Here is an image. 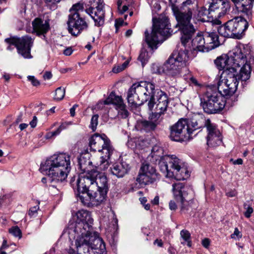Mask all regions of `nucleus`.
Segmentation results:
<instances>
[{
    "label": "nucleus",
    "mask_w": 254,
    "mask_h": 254,
    "mask_svg": "<svg viewBox=\"0 0 254 254\" xmlns=\"http://www.w3.org/2000/svg\"><path fill=\"white\" fill-rule=\"evenodd\" d=\"M92 6L86 9V12L93 18L95 25L101 26L104 23L105 11L102 0H90Z\"/></svg>",
    "instance_id": "19"
},
{
    "label": "nucleus",
    "mask_w": 254,
    "mask_h": 254,
    "mask_svg": "<svg viewBox=\"0 0 254 254\" xmlns=\"http://www.w3.org/2000/svg\"><path fill=\"white\" fill-rule=\"evenodd\" d=\"M202 246L205 248H207L210 245V241L208 238H205L202 241Z\"/></svg>",
    "instance_id": "57"
},
{
    "label": "nucleus",
    "mask_w": 254,
    "mask_h": 254,
    "mask_svg": "<svg viewBox=\"0 0 254 254\" xmlns=\"http://www.w3.org/2000/svg\"><path fill=\"white\" fill-rule=\"evenodd\" d=\"M157 124L151 121L141 120L137 122V128L138 129L143 130L146 132L155 129Z\"/></svg>",
    "instance_id": "34"
},
{
    "label": "nucleus",
    "mask_w": 254,
    "mask_h": 254,
    "mask_svg": "<svg viewBox=\"0 0 254 254\" xmlns=\"http://www.w3.org/2000/svg\"><path fill=\"white\" fill-rule=\"evenodd\" d=\"M237 194V192L235 190H230L226 192V195L228 197H234Z\"/></svg>",
    "instance_id": "56"
},
{
    "label": "nucleus",
    "mask_w": 254,
    "mask_h": 254,
    "mask_svg": "<svg viewBox=\"0 0 254 254\" xmlns=\"http://www.w3.org/2000/svg\"><path fill=\"white\" fill-rule=\"evenodd\" d=\"M86 188L87 190L85 191L76 189L77 190L76 194L82 203L88 204L90 200L94 204L98 205L104 201L108 190L99 189L92 191L90 187Z\"/></svg>",
    "instance_id": "15"
},
{
    "label": "nucleus",
    "mask_w": 254,
    "mask_h": 254,
    "mask_svg": "<svg viewBox=\"0 0 254 254\" xmlns=\"http://www.w3.org/2000/svg\"><path fill=\"white\" fill-rule=\"evenodd\" d=\"M237 49H243V47H236L229 53V56L226 55H222L218 57L214 61V63L219 70L225 71L230 68L235 69V61L233 60V57L235 54L236 50Z\"/></svg>",
    "instance_id": "23"
},
{
    "label": "nucleus",
    "mask_w": 254,
    "mask_h": 254,
    "mask_svg": "<svg viewBox=\"0 0 254 254\" xmlns=\"http://www.w3.org/2000/svg\"><path fill=\"white\" fill-rule=\"evenodd\" d=\"M195 1V0H187L186 1L183 2L182 5L184 6H186L187 5H193Z\"/></svg>",
    "instance_id": "59"
},
{
    "label": "nucleus",
    "mask_w": 254,
    "mask_h": 254,
    "mask_svg": "<svg viewBox=\"0 0 254 254\" xmlns=\"http://www.w3.org/2000/svg\"><path fill=\"white\" fill-rule=\"evenodd\" d=\"M182 7L183 10H180L178 8L173 10V12L177 21L176 27H178L179 30L181 31V43L185 46L190 41L196 32V28L190 23V20L193 12L194 11V8L197 7V4L186 6L182 5Z\"/></svg>",
    "instance_id": "4"
},
{
    "label": "nucleus",
    "mask_w": 254,
    "mask_h": 254,
    "mask_svg": "<svg viewBox=\"0 0 254 254\" xmlns=\"http://www.w3.org/2000/svg\"><path fill=\"white\" fill-rule=\"evenodd\" d=\"M244 207L246 209V211L244 213L245 216L248 218H250L254 212L253 208L250 206L247 207V204L246 203L244 204Z\"/></svg>",
    "instance_id": "50"
},
{
    "label": "nucleus",
    "mask_w": 254,
    "mask_h": 254,
    "mask_svg": "<svg viewBox=\"0 0 254 254\" xmlns=\"http://www.w3.org/2000/svg\"><path fill=\"white\" fill-rule=\"evenodd\" d=\"M235 53L233 57V60L235 61V68L242 66L239 75L236 74L238 80L246 81L250 78L252 71L250 62L248 61L250 56V51L243 46V49H236Z\"/></svg>",
    "instance_id": "13"
},
{
    "label": "nucleus",
    "mask_w": 254,
    "mask_h": 254,
    "mask_svg": "<svg viewBox=\"0 0 254 254\" xmlns=\"http://www.w3.org/2000/svg\"><path fill=\"white\" fill-rule=\"evenodd\" d=\"M143 142L138 138H134L129 140L127 142V145L132 149H140L142 148L141 143Z\"/></svg>",
    "instance_id": "40"
},
{
    "label": "nucleus",
    "mask_w": 254,
    "mask_h": 254,
    "mask_svg": "<svg viewBox=\"0 0 254 254\" xmlns=\"http://www.w3.org/2000/svg\"><path fill=\"white\" fill-rule=\"evenodd\" d=\"M40 170L52 178V181L65 180L70 170V157L65 153L54 154L41 164Z\"/></svg>",
    "instance_id": "3"
},
{
    "label": "nucleus",
    "mask_w": 254,
    "mask_h": 254,
    "mask_svg": "<svg viewBox=\"0 0 254 254\" xmlns=\"http://www.w3.org/2000/svg\"><path fill=\"white\" fill-rule=\"evenodd\" d=\"M71 181L74 189H79L82 191L87 190L86 187H90L91 190H108V183L106 176L97 171H91L85 175H80L75 184Z\"/></svg>",
    "instance_id": "7"
},
{
    "label": "nucleus",
    "mask_w": 254,
    "mask_h": 254,
    "mask_svg": "<svg viewBox=\"0 0 254 254\" xmlns=\"http://www.w3.org/2000/svg\"><path fill=\"white\" fill-rule=\"evenodd\" d=\"M124 69H122V65H118L117 66H115L113 68L112 71L114 73H119V72L123 71Z\"/></svg>",
    "instance_id": "58"
},
{
    "label": "nucleus",
    "mask_w": 254,
    "mask_h": 254,
    "mask_svg": "<svg viewBox=\"0 0 254 254\" xmlns=\"http://www.w3.org/2000/svg\"><path fill=\"white\" fill-rule=\"evenodd\" d=\"M169 208L171 210H176L177 208V205L174 200H171L169 204Z\"/></svg>",
    "instance_id": "54"
},
{
    "label": "nucleus",
    "mask_w": 254,
    "mask_h": 254,
    "mask_svg": "<svg viewBox=\"0 0 254 254\" xmlns=\"http://www.w3.org/2000/svg\"><path fill=\"white\" fill-rule=\"evenodd\" d=\"M187 120L181 119L171 127L170 137L172 140L183 142L190 140L191 131L187 126Z\"/></svg>",
    "instance_id": "17"
},
{
    "label": "nucleus",
    "mask_w": 254,
    "mask_h": 254,
    "mask_svg": "<svg viewBox=\"0 0 254 254\" xmlns=\"http://www.w3.org/2000/svg\"><path fill=\"white\" fill-rule=\"evenodd\" d=\"M183 66L176 62L171 57L165 63V68L167 69V75L171 76H178L180 74L181 70Z\"/></svg>",
    "instance_id": "26"
},
{
    "label": "nucleus",
    "mask_w": 254,
    "mask_h": 254,
    "mask_svg": "<svg viewBox=\"0 0 254 254\" xmlns=\"http://www.w3.org/2000/svg\"><path fill=\"white\" fill-rule=\"evenodd\" d=\"M230 7L228 0H212L209 7V12L211 17H220L226 13Z\"/></svg>",
    "instance_id": "22"
},
{
    "label": "nucleus",
    "mask_w": 254,
    "mask_h": 254,
    "mask_svg": "<svg viewBox=\"0 0 254 254\" xmlns=\"http://www.w3.org/2000/svg\"><path fill=\"white\" fill-rule=\"evenodd\" d=\"M9 233L15 237L20 239L22 237V233L18 226H13L9 229Z\"/></svg>",
    "instance_id": "46"
},
{
    "label": "nucleus",
    "mask_w": 254,
    "mask_h": 254,
    "mask_svg": "<svg viewBox=\"0 0 254 254\" xmlns=\"http://www.w3.org/2000/svg\"><path fill=\"white\" fill-rule=\"evenodd\" d=\"M37 125V118L36 116H34L33 120L30 122V125L32 127H35Z\"/></svg>",
    "instance_id": "62"
},
{
    "label": "nucleus",
    "mask_w": 254,
    "mask_h": 254,
    "mask_svg": "<svg viewBox=\"0 0 254 254\" xmlns=\"http://www.w3.org/2000/svg\"><path fill=\"white\" fill-rule=\"evenodd\" d=\"M73 52V50L71 48H67L64 51V54L65 56H70Z\"/></svg>",
    "instance_id": "60"
},
{
    "label": "nucleus",
    "mask_w": 254,
    "mask_h": 254,
    "mask_svg": "<svg viewBox=\"0 0 254 254\" xmlns=\"http://www.w3.org/2000/svg\"><path fill=\"white\" fill-rule=\"evenodd\" d=\"M127 23L124 22V19L122 18H118L116 19L115 26L116 28V32H118L119 29L124 25H127Z\"/></svg>",
    "instance_id": "49"
},
{
    "label": "nucleus",
    "mask_w": 254,
    "mask_h": 254,
    "mask_svg": "<svg viewBox=\"0 0 254 254\" xmlns=\"http://www.w3.org/2000/svg\"><path fill=\"white\" fill-rule=\"evenodd\" d=\"M34 31L39 35L47 33L50 29L49 22L39 18H35L32 22Z\"/></svg>",
    "instance_id": "31"
},
{
    "label": "nucleus",
    "mask_w": 254,
    "mask_h": 254,
    "mask_svg": "<svg viewBox=\"0 0 254 254\" xmlns=\"http://www.w3.org/2000/svg\"><path fill=\"white\" fill-rule=\"evenodd\" d=\"M99 116L97 114L93 115L91 119L90 127L94 131L98 125Z\"/></svg>",
    "instance_id": "48"
},
{
    "label": "nucleus",
    "mask_w": 254,
    "mask_h": 254,
    "mask_svg": "<svg viewBox=\"0 0 254 254\" xmlns=\"http://www.w3.org/2000/svg\"><path fill=\"white\" fill-rule=\"evenodd\" d=\"M39 209V205H37L34 207H31L29 211V215L31 217L35 216L37 213L38 210Z\"/></svg>",
    "instance_id": "51"
},
{
    "label": "nucleus",
    "mask_w": 254,
    "mask_h": 254,
    "mask_svg": "<svg viewBox=\"0 0 254 254\" xmlns=\"http://www.w3.org/2000/svg\"><path fill=\"white\" fill-rule=\"evenodd\" d=\"M68 125V124L65 123L62 124L56 130L47 134V138H49L51 137L52 136L59 134L61 131L63 129H65Z\"/></svg>",
    "instance_id": "44"
},
{
    "label": "nucleus",
    "mask_w": 254,
    "mask_h": 254,
    "mask_svg": "<svg viewBox=\"0 0 254 254\" xmlns=\"http://www.w3.org/2000/svg\"><path fill=\"white\" fill-rule=\"evenodd\" d=\"M9 194H5L0 197V210H4L9 205Z\"/></svg>",
    "instance_id": "42"
},
{
    "label": "nucleus",
    "mask_w": 254,
    "mask_h": 254,
    "mask_svg": "<svg viewBox=\"0 0 254 254\" xmlns=\"http://www.w3.org/2000/svg\"><path fill=\"white\" fill-rule=\"evenodd\" d=\"M104 104H112L115 109L118 112V116L119 118L125 119L127 117L128 112L126 108V105L124 103L122 98L118 96H116L112 93L109 97L104 101Z\"/></svg>",
    "instance_id": "21"
},
{
    "label": "nucleus",
    "mask_w": 254,
    "mask_h": 254,
    "mask_svg": "<svg viewBox=\"0 0 254 254\" xmlns=\"http://www.w3.org/2000/svg\"><path fill=\"white\" fill-rule=\"evenodd\" d=\"M238 83L236 70L230 68L223 71L217 83V91L224 97L231 96L236 91Z\"/></svg>",
    "instance_id": "11"
},
{
    "label": "nucleus",
    "mask_w": 254,
    "mask_h": 254,
    "mask_svg": "<svg viewBox=\"0 0 254 254\" xmlns=\"http://www.w3.org/2000/svg\"><path fill=\"white\" fill-rule=\"evenodd\" d=\"M178 0H169L172 10L176 9L178 8L176 5V3L178 2Z\"/></svg>",
    "instance_id": "55"
},
{
    "label": "nucleus",
    "mask_w": 254,
    "mask_h": 254,
    "mask_svg": "<svg viewBox=\"0 0 254 254\" xmlns=\"http://www.w3.org/2000/svg\"><path fill=\"white\" fill-rule=\"evenodd\" d=\"M242 234L239 231L238 228H235L234 233L231 235V238L233 239H240L242 237Z\"/></svg>",
    "instance_id": "53"
},
{
    "label": "nucleus",
    "mask_w": 254,
    "mask_h": 254,
    "mask_svg": "<svg viewBox=\"0 0 254 254\" xmlns=\"http://www.w3.org/2000/svg\"><path fill=\"white\" fill-rule=\"evenodd\" d=\"M208 122L211 123L210 119H206L202 117H200L197 119H192L191 120H187V126H189L191 134L193 131L197 129L204 127L207 128V124H209Z\"/></svg>",
    "instance_id": "30"
},
{
    "label": "nucleus",
    "mask_w": 254,
    "mask_h": 254,
    "mask_svg": "<svg viewBox=\"0 0 254 254\" xmlns=\"http://www.w3.org/2000/svg\"><path fill=\"white\" fill-rule=\"evenodd\" d=\"M176 62L183 67L186 65V63L189 59L188 51L186 50H180L177 53H173L171 56Z\"/></svg>",
    "instance_id": "35"
},
{
    "label": "nucleus",
    "mask_w": 254,
    "mask_h": 254,
    "mask_svg": "<svg viewBox=\"0 0 254 254\" xmlns=\"http://www.w3.org/2000/svg\"><path fill=\"white\" fill-rule=\"evenodd\" d=\"M27 78L33 86H37L40 85V82L34 76L29 75Z\"/></svg>",
    "instance_id": "52"
},
{
    "label": "nucleus",
    "mask_w": 254,
    "mask_h": 254,
    "mask_svg": "<svg viewBox=\"0 0 254 254\" xmlns=\"http://www.w3.org/2000/svg\"><path fill=\"white\" fill-rule=\"evenodd\" d=\"M75 217V221H70L67 228L74 229L80 225L81 227L85 229H93L92 224L93 219L88 211L84 210H79L76 213Z\"/></svg>",
    "instance_id": "20"
},
{
    "label": "nucleus",
    "mask_w": 254,
    "mask_h": 254,
    "mask_svg": "<svg viewBox=\"0 0 254 254\" xmlns=\"http://www.w3.org/2000/svg\"><path fill=\"white\" fill-rule=\"evenodd\" d=\"M209 24L211 25H219L221 24V21L220 20L215 18V19L213 20L211 23H209Z\"/></svg>",
    "instance_id": "61"
},
{
    "label": "nucleus",
    "mask_w": 254,
    "mask_h": 254,
    "mask_svg": "<svg viewBox=\"0 0 254 254\" xmlns=\"http://www.w3.org/2000/svg\"><path fill=\"white\" fill-rule=\"evenodd\" d=\"M154 87V84L145 81L133 84L127 94L129 105L135 108L148 101L153 96L152 91Z\"/></svg>",
    "instance_id": "8"
},
{
    "label": "nucleus",
    "mask_w": 254,
    "mask_h": 254,
    "mask_svg": "<svg viewBox=\"0 0 254 254\" xmlns=\"http://www.w3.org/2000/svg\"><path fill=\"white\" fill-rule=\"evenodd\" d=\"M203 34L204 35L206 44V52H208L220 45V42L219 40L218 36L215 32L205 31Z\"/></svg>",
    "instance_id": "27"
},
{
    "label": "nucleus",
    "mask_w": 254,
    "mask_h": 254,
    "mask_svg": "<svg viewBox=\"0 0 254 254\" xmlns=\"http://www.w3.org/2000/svg\"><path fill=\"white\" fill-rule=\"evenodd\" d=\"M129 169L130 167L128 164L125 162H121L114 164L110 167V172L112 175L118 178H121L128 173Z\"/></svg>",
    "instance_id": "29"
},
{
    "label": "nucleus",
    "mask_w": 254,
    "mask_h": 254,
    "mask_svg": "<svg viewBox=\"0 0 254 254\" xmlns=\"http://www.w3.org/2000/svg\"><path fill=\"white\" fill-rule=\"evenodd\" d=\"M192 46L194 50L203 52H206L204 35L198 33L196 36L192 40Z\"/></svg>",
    "instance_id": "32"
},
{
    "label": "nucleus",
    "mask_w": 254,
    "mask_h": 254,
    "mask_svg": "<svg viewBox=\"0 0 254 254\" xmlns=\"http://www.w3.org/2000/svg\"><path fill=\"white\" fill-rule=\"evenodd\" d=\"M156 177H153L148 174H145L139 171V173L136 178V182L139 184V187L152 184L155 182Z\"/></svg>",
    "instance_id": "33"
},
{
    "label": "nucleus",
    "mask_w": 254,
    "mask_h": 254,
    "mask_svg": "<svg viewBox=\"0 0 254 254\" xmlns=\"http://www.w3.org/2000/svg\"><path fill=\"white\" fill-rule=\"evenodd\" d=\"M77 107L78 105L77 104H75L70 109V114L71 117H74L75 116V110L76 108Z\"/></svg>",
    "instance_id": "63"
},
{
    "label": "nucleus",
    "mask_w": 254,
    "mask_h": 254,
    "mask_svg": "<svg viewBox=\"0 0 254 254\" xmlns=\"http://www.w3.org/2000/svg\"><path fill=\"white\" fill-rule=\"evenodd\" d=\"M140 171L145 174H148L153 177H156L157 173L155 168L148 163H143L140 168Z\"/></svg>",
    "instance_id": "36"
},
{
    "label": "nucleus",
    "mask_w": 254,
    "mask_h": 254,
    "mask_svg": "<svg viewBox=\"0 0 254 254\" xmlns=\"http://www.w3.org/2000/svg\"><path fill=\"white\" fill-rule=\"evenodd\" d=\"M238 11L245 13L248 19L252 17L254 0H231Z\"/></svg>",
    "instance_id": "25"
},
{
    "label": "nucleus",
    "mask_w": 254,
    "mask_h": 254,
    "mask_svg": "<svg viewBox=\"0 0 254 254\" xmlns=\"http://www.w3.org/2000/svg\"><path fill=\"white\" fill-rule=\"evenodd\" d=\"M152 97L149 99L148 107L152 112V119H158L166 112L169 103V100L166 93L159 89L152 91Z\"/></svg>",
    "instance_id": "12"
},
{
    "label": "nucleus",
    "mask_w": 254,
    "mask_h": 254,
    "mask_svg": "<svg viewBox=\"0 0 254 254\" xmlns=\"http://www.w3.org/2000/svg\"><path fill=\"white\" fill-rule=\"evenodd\" d=\"M188 72L184 75L185 80L192 86H199L200 84L197 79L192 75L191 73L188 70Z\"/></svg>",
    "instance_id": "39"
},
{
    "label": "nucleus",
    "mask_w": 254,
    "mask_h": 254,
    "mask_svg": "<svg viewBox=\"0 0 254 254\" xmlns=\"http://www.w3.org/2000/svg\"><path fill=\"white\" fill-rule=\"evenodd\" d=\"M249 26V22L242 17H236L224 25L217 27L218 33L227 38L240 39Z\"/></svg>",
    "instance_id": "9"
},
{
    "label": "nucleus",
    "mask_w": 254,
    "mask_h": 254,
    "mask_svg": "<svg viewBox=\"0 0 254 254\" xmlns=\"http://www.w3.org/2000/svg\"><path fill=\"white\" fill-rule=\"evenodd\" d=\"M194 11H197V16L196 17L198 20L201 21H204V18L203 17L207 16V15H210L211 16L212 14L209 12V9H207L204 6L200 7V8H198L197 6L194 8ZM195 11L193 12V15L194 17L196 16Z\"/></svg>",
    "instance_id": "37"
},
{
    "label": "nucleus",
    "mask_w": 254,
    "mask_h": 254,
    "mask_svg": "<svg viewBox=\"0 0 254 254\" xmlns=\"http://www.w3.org/2000/svg\"><path fill=\"white\" fill-rule=\"evenodd\" d=\"M148 159L151 162L158 164L160 171L167 178L176 180L184 179L183 173L186 172L182 161L175 155H164L163 149L154 145Z\"/></svg>",
    "instance_id": "2"
},
{
    "label": "nucleus",
    "mask_w": 254,
    "mask_h": 254,
    "mask_svg": "<svg viewBox=\"0 0 254 254\" xmlns=\"http://www.w3.org/2000/svg\"><path fill=\"white\" fill-rule=\"evenodd\" d=\"M63 236L68 237L69 241L74 240L75 248L78 254H87L90 250H99L103 253L106 249L103 240L93 229H85L79 225L74 229H65Z\"/></svg>",
    "instance_id": "1"
},
{
    "label": "nucleus",
    "mask_w": 254,
    "mask_h": 254,
    "mask_svg": "<svg viewBox=\"0 0 254 254\" xmlns=\"http://www.w3.org/2000/svg\"><path fill=\"white\" fill-rule=\"evenodd\" d=\"M207 126V144L208 146L214 147L219 145L222 141V137L219 130L215 125L209 123Z\"/></svg>",
    "instance_id": "24"
},
{
    "label": "nucleus",
    "mask_w": 254,
    "mask_h": 254,
    "mask_svg": "<svg viewBox=\"0 0 254 254\" xmlns=\"http://www.w3.org/2000/svg\"><path fill=\"white\" fill-rule=\"evenodd\" d=\"M152 30L150 34L146 30L145 32V41L149 47L152 49H156L157 45L162 42L163 38L173 32L170 26L167 17L160 15L158 18H153Z\"/></svg>",
    "instance_id": "6"
},
{
    "label": "nucleus",
    "mask_w": 254,
    "mask_h": 254,
    "mask_svg": "<svg viewBox=\"0 0 254 254\" xmlns=\"http://www.w3.org/2000/svg\"><path fill=\"white\" fill-rule=\"evenodd\" d=\"M151 71L154 73L158 74H167V69L165 68V64L162 65H158L156 64H153L151 67Z\"/></svg>",
    "instance_id": "41"
},
{
    "label": "nucleus",
    "mask_w": 254,
    "mask_h": 254,
    "mask_svg": "<svg viewBox=\"0 0 254 254\" xmlns=\"http://www.w3.org/2000/svg\"><path fill=\"white\" fill-rule=\"evenodd\" d=\"M52 74L50 72L47 71L43 75V78L46 79H50L52 78Z\"/></svg>",
    "instance_id": "64"
},
{
    "label": "nucleus",
    "mask_w": 254,
    "mask_h": 254,
    "mask_svg": "<svg viewBox=\"0 0 254 254\" xmlns=\"http://www.w3.org/2000/svg\"><path fill=\"white\" fill-rule=\"evenodd\" d=\"M92 161L90 160V154L86 152L80 155L78 158V166L79 169L82 173H89L92 170Z\"/></svg>",
    "instance_id": "28"
},
{
    "label": "nucleus",
    "mask_w": 254,
    "mask_h": 254,
    "mask_svg": "<svg viewBox=\"0 0 254 254\" xmlns=\"http://www.w3.org/2000/svg\"><path fill=\"white\" fill-rule=\"evenodd\" d=\"M89 146L93 151L101 152L102 155L99 162L95 163V167L100 170H105L109 165V160L114 151L110 140L105 134L95 133L89 139Z\"/></svg>",
    "instance_id": "5"
},
{
    "label": "nucleus",
    "mask_w": 254,
    "mask_h": 254,
    "mask_svg": "<svg viewBox=\"0 0 254 254\" xmlns=\"http://www.w3.org/2000/svg\"><path fill=\"white\" fill-rule=\"evenodd\" d=\"M67 24L69 33L75 36L88 27L85 18L81 16V14L76 12L69 14Z\"/></svg>",
    "instance_id": "18"
},
{
    "label": "nucleus",
    "mask_w": 254,
    "mask_h": 254,
    "mask_svg": "<svg viewBox=\"0 0 254 254\" xmlns=\"http://www.w3.org/2000/svg\"><path fill=\"white\" fill-rule=\"evenodd\" d=\"M190 189L182 183L173 184L172 185V191L175 199L180 202L181 211L183 213H186L191 207V200H187V196L189 193Z\"/></svg>",
    "instance_id": "16"
},
{
    "label": "nucleus",
    "mask_w": 254,
    "mask_h": 254,
    "mask_svg": "<svg viewBox=\"0 0 254 254\" xmlns=\"http://www.w3.org/2000/svg\"><path fill=\"white\" fill-rule=\"evenodd\" d=\"M180 235L182 239L184 240L183 242H181V244L185 245L186 242L189 247H191V241H190V234L186 230H183L180 232Z\"/></svg>",
    "instance_id": "38"
},
{
    "label": "nucleus",
    "mask_w": 254,
    "mask_h": 254,
    "mask_svg": "<svg viewBox=\"0 0 254 254\" xmlns=\"http://www.w3.org/2000/svg\"><path fill=\"white\" fill-rule=\"evenodd\" d=\"M83 9V4L78 3L74 4L72 8L70 9V14L74 13H78L80 14V12H82Z\"/></svg>",
    "instance_id": "47"
},
{
    "label": "nucleus",
    "mask_w": 254,
    "mask_h": 254,
    "mask_svg": "<svg viewBox=\"0 0 254 254\" xmlns=\"http://www.w3.org/2000/svg\"><path fill=\"white\" fill-rule=\"evenodd\" d=\"M200 105L203 111L209 114L217 113L222 111L226 104L224 97L216 89H207L200 98Z\"/></svg>",
    "instance_id": "10"
},
{
    "label": "nucleus",
    "mask_w": 254,
    "mask_h": 254,
    "mask_svg": "<svg viewBox=\"0 0 254 254\" xmlns=\"http://www.w3.org/2000/svg\"><path fill=\"white\" fill-rule=\"evenodd\" d=\"M65 95V89L62 87H58L55 90L54 100L60 101L62 100Z\"/></svg>",
    "instance_id": "43"
},
{
    "label": "nucleus",
    "mask_w": 254,
    "mask_h": 254,
    "mask_svg": "<svg viewBox=\"0 0 254 254\" xmlns=\"http://www.w3.org/2000/svg\"><path fill=\"white\" fill-rule=\"evenodd\" d=\"M149 58L148 53L144 50H141L138 57V60L141 62L142 66H144Z\"/></svg>",
    "instance_id": "45"
},
{
    "label": "nucleus",
    "mask_w": 254,
    "mask_h": 254,
    "mask_svg": "<svg viewBox=\"0 0 254 254\" xmlns=\"http://www.w3.org/2000/svg\"><path fill=\"white\" fill-rule=\"evenodd\" d=\"M4 41L9 45L14 46L17 48L18 53L24 58H32L30 51L33 41L31 37L28 36H23L21 38L12 37L6 38Z\"/></svg>",
    "instance_id": "14"
}]
</instances>
